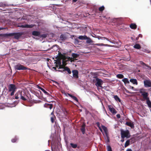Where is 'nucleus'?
Segmentation results:
<instances>
[{
    "instance_id": "1",
    "label": "nucleus",
    "mask_w": 151,
    "mask_h": 151,
    "mask_svg": "<svg viewBox=\"0 0 151 151\" xmlns=\"http://www.w3.org/2000/svg\"><path fill=\"white\" fill-rule=\"evenodd\" d=\"M25 96H26L25 93L24 91H19L16 93L15 95V99H17L20 98L21 99L25 101L27 99L25 98Z\"/></svg>"
},
{
    "instance_id": "2",
    "label": "nucleus",
    "mask_w": 151,
    "mask_h": 151,
    "mask_svg": "<svg viewBox=\"0 0 151 151\" xmlns=\"http://www.w3.org/2000/svg\"><path fill=\"white\" fill-rule=\"evenodd\" d=\"M120 132L122 138L124 139L125 137L129 138L130 137L131 135L129 132L128 130L124 131L122 129L120 130Z\"/></svg>"
},
{
    "instance_id": "3",
    "label": "nucleus",
    "mask_w": 151,
    "mask_h": 151,
    "mask_svg": "<svg viewBox=\"0 0 151 151\" xmlns=\"http://www.w3.org/2000/svg\"><path fill=\"white\" fill-rule=\"evenodd\" d=\"M22 34L21 32L12 33H6L5 34L6 37L14 36V38L18 40L21 37Z\"/></svg>"
},
{
    "instance_id": "4",
    "label": "nucleus",
    "mask_w": 151,
    "mask_h": 151,
    "mask_svg": "<svg viewBox=\"0 0 151 151\" xmlns=\"http://www.w3.org/2000/svg\"><path fill=\"white\" fill-rule=\"evenodd\" d=\"M146 90L144 89H139V92L141 93L142 96H143V99H141L142 101L145 100L148 97V93L145 91Z\"/></svg>"
},
{
    "instance_id": "5",
    "label": "nucleus",
    "mask_w": 151,
    "mask_h": 151,
    "mask_svg": "<svg viewBox=\"0 0 151 151\" xmlns=\"http://www.w3.org/2000/svg\"><path fill=\"white\" fill-rule=\"evenodd\" d=\"M94 78H96V82L95 83V85L97 87H100L103 88L101 85L103 84V81L100 79H99L97 77H95Z\"/></svg>"
},
{
    "instance_id": "6",
    "label": "nucleus",
    "mask_w": 151,
    "mask_h": 151,
    "mask_svg": "<svg viewBox=\"0 0 151 151\" xmlns=\"http://www.w3.org/2000/svg\"><path fill=\"white\" fill-rule=\"evenodd\" d=\"M14 68L15 69L18 70H25L28 69L27 67L20 64H18L15 65L14 66Z\"/></svg>"
},
{
    "instance_id": "7",
    "label": "nucleus",
    "mask_w": 151,
    "mask_h": 151,
    "mask_svg": "<svg viewBox=\"0 0 151 151\" xmlns=\"http://www.w3.org/2000/svg\"><path fill=\"white\" fill-rule=\"evenodd\" d=\"M101 127L102 129H103L107 137V142H110V139L109 138L108 135V130L107 128L104 125H102Z\"/></svg>"
},
{
    "instance_id": "8",
    "label": "nucleus",
    "mask_w": 151,
    "mask_h": 151,
    "mask_svg": "<svg viewBox=\"0 0 151 151\" xmlns=\"http://www.w3.org/2000/svg\"><path fill=\"white\" fill-rule=\"evenodd\" d=\"M72 56L73 58H71L70 59V61L71 62H75V61L77 60L76 59V58H78L79 56V54H77L75 53H73L72 54Z\"/></svg>"
},
{
    "instance_id": "9",
    "label": "nucleus",
    "mask_w": 151,
    "mask_h": 151,
    "mask_svg": "<svg viewBox=\"0 0 151 151\" xmlns=\"http://www.w3.org/2000/svg\"><path fill=\"white\" fill-rule=\"evenodd\" d=\"M107 107L109 111L113 114L114 115L117 113V111L111 105H108Z\"/></svg>"
},
{
    "instance_id": "10",
    "label": "nucleus",
    "mask_w": 151,
    "mask_h": 151,
    "mask_svg": "<svg viewBox=\"0 0 151 151\" xmlns=\"http://www.w3.org/2000/svg\"><path fill=\"white\" fill-rule=\"evenodd\" d=\"M17 88L16 86L14 84H10L9 86V91L11 92V91H16Z\"/></svg>"
},
{
    "instance_id": "11",
    "label": "nucleus",
    "mask_w": 151,
    "mask_h": 151,
    "mask_svg": "<svg viewBox=\"0 0 151 151\" xmlns=\"http://www.w3.org/2000/svg\"><path fill=\"white\" fill-rule=\"evenodd\" d=\"M144 83L145 87H151V81L150 80H146L144 81Z\"/></svg>"
},
{
    "instance_id": "12",
    "label": "nucleus",
    "mask_w": 151,
    "mask_h": 151,
    "mask_svg": "<svg viewBox=\"0 0 151 151\" xmlns=\"http://www.w3.org/2000/svg\"><path fill=\"white\" fill-rule=\"evenodd\" d=\"M35 24H31L30 25L28 24H25V25H19L18 26V27H19L22 28H32L35 26Z\"/></svg>"
},
{
    "instance_id": "13",
    "label": "nucleus",
    "mask_w": 151,
    "mask_h": 151,
    "mask_svg": "<svg viewBox=\"0 0 151 151\" xmlns=\"http://www.w3.org/2000/svg\"><path fill=\"white\" fill-rule=\"evenodd\" d=\"M72 72L73 73V76L74 78H78V72L77 70H73L72 71Z\"/></svg>"
},
{
    "instance_id": "14",
    "label": "nucleus",
    "mask_w": 151,
    "mask_h": 151,
    "mask_svg": "<svg viewBox=\"0 0 151 151\" xmlns=\"http://www.w3.org/2000/svg\"><path fill=\"white\" fill-rule=\"evenodd\" d=\"M65 71H66L69 74L71 73V71L70 69L67 66L63 68V70L62 71H61L63 72Z\"/></svg>"
},
{
    "instance_id": "15",
    "label": "nucleus",
    "mask_w": 151,
    "mask_h": 151,
    "mask_svg": "<svg viewBox=\"0 0 151 151\" xmlns=\"http://www.w3.org/2000/svg\"><path fill=\"white\" fill-rule=\"evenodd\" d=\"M86 125L85 124H83L82 125L81 127V130L83 134H84L85 133L86 129H85Z\"/></svg>"
},
{
    "instance_id": "16",
    "label": "nucleus",
    "mask_w": 151,
    "mask_h": 151,
    "mask_svg": "<svg viewBox=\"0 0 151 151\" xmlns=\"http://www.w3.org/2000/svg\"><path fill=\"white\" fill-rule=\"evenodd\" d=\"M125 124L127 125L130 127L131 128H134V124L132 122H127Z\"/></svg>"
},
{
    "instance_id": "17",
    "label": "nucleus",
    "mask_w": 151,
    "mask_h": 151,
    "mask_svg": "<svg viewBox=\"0 0 151 151\" xmlns=\"http://www.w3.org/2000/svg\"><path fill=\"white\" fill-rule=\"evenodd\" d=\"M32 34L34 36H37L40 35V32L39 31H34L32 32Z\"/></svg>"
},
{
    "instance_id": "18",
    "label": "nucleus",
    "mask_w": 151,
    "mask_h": 151,
    "mask_svg": "<svg viewBox=\"0 0 151 151\" xmlns=\"http://www.w3.org/2000/svg\"><path fill=\"white\" fill-rule=\"evenodd\" d=\"M45 107L47 108H49L50 109H51L53 107V105L52 104H48L45 103L44 105Z\"/></svg>"
},
{
    "instance_id": "19",
    "label": "nucleus",
    "mask_w": 151,
    "mask_h": 151,
    "mask_svg": "<svg viewBox=\"0 0 151 151\" xmlns=\"http://www.w3.org/2000/svg\"><path fill=\"white\" fill-rule=\"evenodd\" d=\"M58 46L57 45H53L51 48L50 49H53V51H57L58 49Z\"/></svg>"
},
{
    "instance_id": "20",
    "label": "nucleus",
    "mask_w": 151,
    "mask_h": 151,
    "mask_svg": "<svg viewBox=\"0 0 151 151\" xmlns=\"http://www.w3.org/2000/svg\"><path fill=\"white\" fill-rule=\"evenodd\" d=\"M38 88L40 90H41L42 91H43L44 93L46 95H47L48 96H50V94L47 92L44 89L42 88L39 87Z\"/></svg>"
},
{
    "instance_id": "21",
    "label": "nucleus",
    "mask_w": 151,
    "mask_h": 151,
    "mask_svg": "<svg viewBox=\"0 0 151 151\" xmlns=\"http://www.w3.org/2000/svg\"><path fill=\"white\" fill-rule=\"evenodd\" d=\"M130 27L132 29H136L137 27V26L135 24L131 23L130 25Z\"/></svg>"
},
{
    "instance_id": "22",
    "label": "nucleus",
    "mask_w": 151,
    "mask_h": 151,
    "mask_svg": "<svg viewBox=\"0 0 151 151\" xmlns=\"http://www.w3.org/2000/svg\"><path fill=\"white\" fill-rule=\"evenodd\" d=\"M145 100H146L147 104L148 107L151 108V102L149 100V98L148 97L147 99H145Z\"/></svg>"
},
{
    "instance_id": "23",
    "label": "nucleus",
    "mask_w": 151,
    "mask_h": 151,
    "mask_svg": "<svg viewBox=\"0 0 151 151\" xmlns=\"http://www.w3.org/2000/svg\"><path fill=\"white\" fill-rule=\"evenodd\" d=\"M130 81L132 83L134 84H135L136 85H137L138 83L137 81V80L135 79H130Z\"/></svg>"
},
{
    "instance_id": "24",
    "label": "nucleus",
    "mask_w": 151,
    "mask_h": 151,
    "mask_svg": "<svg viewBox=\"0 0 151 151\" xmlns=\"http://www.w3.org/2000/svg\"><path fill=\"white\" fill-rule=\"evenodd\" d=\"M68 95L69 96L72 98L73 99L76 101L77 102L78 101V100L77 98L75 96L72 95V94H71L70 93H68Z\"/></svg>"
},
{
    "instance_id": "25",
    "label": "nucleus",
    "mask_w": 151,
    "mask_h": 151,
    "mask_svg": "<svg viewBox=\"0 0 151 151\" xmlns=\"http://www.w3.org/2000/svg\"><path fill=\"white\" fill-rule=\"evenodd\" d=\"M87 38V37L86 35L80 36L78 37V38L81 40H85Z\"/></svg>"
},
{
    "instance_id": "26",
    "label": "nucleus",
    "mask_w": 151,
    "mask_h": 151,
    "mask_svg": "<svg viewBox=\"0 0 151 151\" xmlns=\"http://www.w3.org/2000/svg\"><path fill=\"white\" fill-rule=\"evenodd\" d=\"M56 119V117L55 116H51L50 120L52 123H53L55 122V120Z\"/></svg>"
},
{
    "instance_id": "27",
    "label": "nucleus",
    "mask_w": 151,
    "mask_h": 151,
    "mask_svg": "<svg viewBox=\"0 0 151 151\" xmlns=\"http://www.w3.org/2000/svg\"><path fill=\"white\" fill-rule=\"evenodd\" d=\"M129 140L131 144H132L135 142L136 141L134 137L131 138L130 139H128Z\"/></svg>"
},
{
    "instance_id": "28",
    "label": "nucleus",
    "mask_w": 151,
    "mask_h": 151,
    "mask_svg": "<svg viewBox=\"0 0 151 151\" xmlns=\"http://www.w3.org/2000/svg\"><path fill=\"white\" fill-rule=\"evenodd\" d=\"M70 145L73 148H76V147H77L78 148H79V146L77 147V144H74L73 143H70Z\"/></svg>"
},
{
    "instance_id": "29",
    "label": "nucleus",
    "mask_w": 151,
    "mask_h": 151,
    "mask_svg": "<svg viewBox=\"0 0 151 151\" xmlns=\"http://www.w3.org/2000/svg\"><path fill=\"white\" fill-rule=\"evenodd\" d=\"M134 47L135 48L137 49H139L141 48V46L138 44H136L134 46Z\"/></svg>"
},
{
    "instance_id": "30",
    "label": "nucleus",
    "mask_w": 151,
    "mask_h": 151,
    "mask_svg": "<svg viewBox=\"0 0 151 151\" xmlns=\"http://www.w3.org/2000/svg\"><path fill=\"white\" fill-rule=\"evenodd\" d=\"M94 44L98 46H109L108 44H104L103 43H96Z\"/></svg>"
},
{
    "instance_id": "31",
    "label": "nucleus",
    "mask_w": 151,
    "mask_h": 151,
    "mask_svg": "<svg viewBox=\"0 0 151 151\" xmlns=\"http://www.w3.org/2000/svg\"><path fill=\"white\" fill-rule=\"evenodd\" d=\"M60 39L62 40H65L66 39V37L63 34H62L60 36Z\"/></svg>"
},
{
    "instance_id": "32",
    "label": "nucleus",
    "mask_w": 151,
    "mask_h": 151,
    "mask_svg": "<svg viewBox=\"0 0 151 151\" xmlns=\"http://www.w3.org/2000/svg\"><path fill=\"white\" fill-rule=\"evenodd\" d=\"M122 81L124 83H129V82L128 79L127 78H124L122 79Z\"/></svg>"
},
{
    "instance_id": "33",
    "label": "nucleus",
    "mask_w": 151,
    "mask_h": 151,
    "mask_svg": "<svg viewBox=\"0 0 151 151\" xmlns=\"http://www.w3.org/2000/svg\"><path fill=\"white\" fill-rule=\"evenodd\" d=\"M114 98L116 101H119V102L121 101V100L117 95L114 96Z\"/></svg>"
},
{
    "instance_id": "34",
    "label": "nucleus",
    "mask_w": 151,
    "mask_h": 151,
    "mask_svg": "<svg viewBox=\"0 0 151 151\" xmlns=\"http://www.w3.org/2000/svg\"><path fill=\"white\" fill-rule=\"evenodd\" d=\"M130 142H129V140L128 139L127 140L124 144L125 147H126L128 146H129L130 145Z\"/></svg>"
},
{
    "instance_id": "35",
    "label": "nucleus",
    "mask_w": 151,
    "mask_h": 151,
    "mask_svg": "<svg viewBox=\"0 0 151 151\" xmlns=\"http://www.w3.org/2000/svg\"><path fill=\"white\" fill-rule=\"evenodd\" d=\"M116 77L122 79L124 78V76L122 74H118L117 75Z\"/></svg>"
},
{
    "instance_id": "36",
    "label": "nucleus",
    "mask_w": 151,
    "mask_h": 151,
    "mask_svg": "<svg viewBox=\"0 0 151 151\" xmlns=\"http://www.w3.org/2000/svg\"><path fill=\"white\" fill-rule=\"evenodd\" d=\"M86 40H87L86 42L87 44H89L93 42V41L89 37H87V38Z\"/></svg>"
},
{
    "instance_id": "37",
    "label": "nucleus",
    "mask_w": 151,
    "mask_h": 151,
    "mask_svg": "<svg viewBox=\"0 0 151 151\" xmlns=\"http://www.w3.org/2000/svg\"><path fill=\"white\" fill-rule=\"evenodd\" d=\"M62 111L63 112L65 115L66 116L68 114L67 111L66 110L65 108H63L62 109Z\"/></svg>"
},
{
    "instance_id": "38",
    "label": "nucleus",
    "mask_w": 151,
    "mask_h": 151,
    "mask_svg": "<svg viewBox=\"0 0 151 151\" xmlns=\"http://www.w3.org/2000/svg\"><path fill=\"white\" fill-rule=\"evenodd\" d=\"M105 8L104 6L100 7L99 8V10L100 12H102L104 9Z\"/></svg>"
},
{
    "instance_id": "39",
    "label": "nucleus",
    "mask_w": 151,
    "mask_h": 151,
    "mask_svg": "<svg viewBox=\"0 0 151 151\" xmlns=\"http://www.w3.org/2000/svg\"><path fill=\"white\" fill-rule=\"evenodd\" d=\"M107 151H112L111 147L109 145H108L107 146Z\"/></svg>"
},
{
    "instance_id": "40",
    "label": "nucleus",
    "mask_w": 151,
    "mask_h": 151,
    "mask_svg": "<svg viewBox=\"0 0 151 151\" xmlns=\"http://www.w3.org/2000/svg\"><path fill=\"white\" fill-rule=\"evenodd\" d=\"M139 63L140 64L142 65L143 66H146L147 67V65L142 61H140Z\"/></svg>"
},
{
    "instance_id": "41",
    "label": "nucleus",
    "mask_w": 151,
    "mask_h": 151,
    "mask_svg": "<svg viewBox=\"0 0 151 151\" xmlns=\"http://www.w3.org/2000/svg\"><path fill=\"white\" fill-rule=\"evenodd\" d=\"M97 38H98V39L99 40H100V39H101V40H102V39H106L107 40H108V39L106 37H100V36H98V37H97Z\"/></svg>"
},
{
    "instance_id": "42",
    "label": "nucleus",
    "mask_w": 151,
    "mask_h": 151,
    "mask_svg": "<svg viewBox=\"0 0 151 151\" xmlns=\"http://www.w3.org/2000/svg\"><path fill=\"white\" fill-rule=\"evenodd\" d=\"M96 125H97V126H98V127H99L100 130L101 132H102V129L100 127V124L99 122H97L96 123Z\"/></svg>"
},
{
    "instance_id": "43",
    "label": "nucleus",
    "mask_w": 151,
    "mask_h": 151,
    "mask_svg": "<svg viewBox=\"0 0 151 151\" xmlns=\"http://www.w3.org/2000/svg\"><path fill=\"white\" fill-rule=\"evenodd\" d=\"M17 139V138L16 137H15L14 138L12 139L11 141H12V142L13 143H14L16 141Z\"/></svg>"
},
{
    "instance_id": "44",
    "label": "nucleus",
    "mask_w": 151,
    "mask_h": 151,
    "mask_svg": "<svg viewBox=\"0 0 151 151\" xmlns=\"http://www.w3.org/2000/svg\"><path fill=\"white\" fill-rule=\"evenodd\" d=\"M47 34H43L41 35V37L43 38H45L47 37Z\"/></svg>"
},
{
    "instance_id": "45",
    "label": "nucleus",
    "mask_w": 151,
    "mask_h": 151,
    "mask_svg": "<svg viewBox=\"0 0 151 151\" xmlns=\"http://www.w3.org/2000/svg\"><path fill=\"white\" fill-rule=\"evenodd\" d=\"M142 51L144 52H146V53H149V52L148 51V50H146L145 49H143V50H142Z\"/></svg>"
},
{
    "instance_id": "46",
    "label": "nucleus",
    "mask_w": 151,
    "mask_h": 151,
    "mask_svg": "<svg viewBox=\"0 0 151 151\" xmlns=\"http://www.w3.org/2000/svg\"><path fill=\"white\" fill-rule=\"evenodd\" d=\"M15 91H11V92H11V93L10 95L11 96H13L14 95V93H15Z\"/></svg>"
},
{
    "instance_id": "47",
    "label": "nucleus",
    "mask_w": 151,
    "mask_h": 151,
    "mask_svg": "<svg viewBox=\"0 0 151 151\" xmlns=\"http://www.w3.org/2000/svg\"><path fill=\"white\" fill-rule=\"evenodd\" d=\"M5 6V4H3L2 3H0V7H4Z\"/></svg>"
},
{
    "instance_id": "48",
    "label": "nucleus",
    "mask_w": 151,
    "mask_h": 151,
    "mask_svg": "<svg viewBox=\"0 0 151 151\" xmlns=\"http://www.w3.org/2000/svg\"><path fill=\"white\" fill-rule=\"evenodd\" d=\"M116 116L118 118H120L121 117L120 114H117Z\"/></svg>"
},
{
    "instance_id": "49",
    "label": "nucleus",
    "mask_w": 151,
    "mask_h": 151,
    "mask_svg": "<svg viewBox=\"0 0 151 151\" xmlns=\"http://www.w3.org/2000/svg\"><path fill=\"white\" fill-rule=\"evenodd\" d=\"M51 116H55L54 115L53 111L51 114Z\"/></svg>"
},
{
    "instance_id": "50",
    "label": "nucleus",
    "mask_w": 151,
    "mask_h": 151,
    "mask_svg": "<svg viewBox=\"0 0 151 151\" xmlns=\"http://www.w3.org/2000/svg\"><path fill=\"white\" fill-rule=\"evenodd\" d=\"M126 151H132L131 149H128Z\"/></svg>"
},
{
    "instance_id": "51",
    "label": "nucleus",
    "mask_w": 151,
    "mask_h": 151,
    "mask_svg": "<svg viewBox=\"0 0 151 151\" xmlns=\"http://www.w3.org/2000/svg\"><path fill=\"white\" fill-rule=\"evenodd\" d=\"M147 67L149 68L151 70V66L147 65Z\"/></svg>"
},
{
    "instance_id": "52",
    "label": "nucleus",
    "mask_w": 151,
    "mask_h": 151,
    "mask_svg": "<svg viewBox=\"0 0 151 151\" xmlns=\"http://www.w3.org/2000/svg\"><path fill=\"white\" fill-rule=\"evenodd\" d=\"M121 141L122 142H123L124 141V139H122H122L121 140Z\"/></svg>"
},
{
    "instance_id": "53",
    "label": "nucleus",
    "mask_w": 151,
    "mask_h": 151,
    "mask_svg": "<svg viewBox=\"0 0 151 151\" xmlns=\"http://www.w3.org/2000/svg\"><path fill=\"white\" fill-rule=\"evenodd\" d=\"M78 0H73L72 1L74 2H76Z\"/></svg>"
},
{
    "instance_id": "54",
    "label": "nucleus",
    "mask_w": 151,
    "mask_h": 151,
    "mask_svg": "<svg viewBox=\"0 0 151 151\" xmlns=\"http://www.w3.org/2000/svg\"><path fill=\"white\" fill-rule=\"evenodd\" d=\"M4 29V28H3L1 27V28H0V30L3 29Z\"/></svg>"
},
{
    "instance_id": "55",
    "label": "nucleus",
    "mask_w": 151,
    "mask_h": 151,
    "mask_svg": "<svg viewBox=\"0 0 151 151\" xmlns=\"http://www.w3.org/2000/svg\"><path fill=\"white\" fill-rule=\"evenodd\" d=\"M131 88L132 89H133L134 88V87L133 86H131Z\"/></svg>"
},
{
    "instance_id": "56",
    "label": "nucleus",
    "mask_w": 151,
    "mask_h": 151,
    "mask_svg": "<svg viewBox=\"0 0 151 151\" xmlns=\"http://www.w3.org/2000/svg\"><path fill=\"white\" fill-rule=\"evenodd\" d=\"M138 37H137L136 38V39L137 40H138Z\"/></svg>"
},
{
    "instance_id": "57",
    "label": "nucleus",
    "mask_w": 151,
    "mask_h": 151,
    "mask_svg": "<svg viewBox=\"0 0 151 151\" xmlns=\"http://www.w3.org/2000/svg\"><path fill=\"white\" fill-rule=\"evenodd\" d=\"M139 35V37H141H141L142 36V35L141 34Z\"/></svg>"
},
{
    "instance_id": "58",
    "label": "nucleus",
    "mask_w": 151,
    "mask_h": 151,
    "mask_svg": "<svg viewBox=\"0 0 151 151\" xmlns=\"http://www.w3.org/2000/svg\"><path fill=\"white\" fill-rule=\"evenodd\" d=\"M94 81H95V80H93V81L94 82Z\"/></svg>"
},
{
    "instance_id": "59",
    "label": "nucleus",
    "mask_w": 151,
    "mask_h": 151,
    "mask_svg": "<svg viewBox=\"0 0 151 151\" xmlns=\"http://www.w3.org/2000/svg\"><path fill=\"white\" fill-rule=\"evenodd\" d=\"M150 3H151V0H150Z\"/></svg>"
}]
</instances>
